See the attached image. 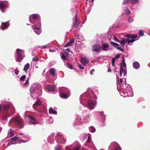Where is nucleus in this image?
<instances>
[{"mask_svg": "<svg viewBox=\"0 0 150 150\" xmlns=\"http://www.w3.org/2000/svg\"><path fill=\"white\" fill-rule=\"evenodd\" d=\"M126 37L127 38L126 40H125L123 38L121 40H119V42L122 45H124L127 42V44L130 43L135 40V39L137 38V36L136 35H131L127 34L126 35Z\"/></svg>", "mask_w": 150, "mask_h": 150, "instance_id": "f257e3e1", "label": "nucleus"}, {"mask_svg": "<svg viewBox=\"0 0 150 150\" xmlns=\"http://www.w3.org/2000/svg\"><path fill=\"white\" fill-rule=\"evenodd\" d=\"M13 123L19 128L23 127V121L19 116H16L13 119Z\"/></svg>", "mask_w": 150, "mask_h": 150, "instance_id": "f03ea898", "label": "nucleus"}, {"mask_svg": "<svg viewBox=\"0 0 150 150\" xmlns=\"http://www.w3.org/2000/svg\"><path fill=\"white\" fill-rule=\"evenodd\" d=\"M17 57L16 61L21 62V60L24 57L23 55L24 53V50L19 49H17L16 50Z\"/></svg>", "mask_w": 150, "mask_h": 150, "instance_id": "7ed1b4c3", "label": "nucleus"}, {"mask_svg": "<svg viewBox=\"0 0 150 150\" xmlns=\"http://www.w3.org/2000/svg\"><path fill=\"white\" fill-rule=\"evenodd\" d=\"M101 48V46L99 44H96L93 45L92 50L97 52H99Z\"/></svg>", "mask_w": 150, "mask_h": 150, "instance_id": "20e7f679", "label": "nucleus"}, {"mask_svg": "<svg viewBox=\"0 0 150 150\" xmlns=\"http://www.w3.org/2000/svg\"><path fill=\"white\" fill-rule=\"evenodd\" d=\"M124 74V75H125L127 74V71L126 69H123V67H122V64H120V76H122V72Z\"/></svg>", "mask_w": 150, "mask_h": 150, "instance_id": "39448f33", "label": "nucleus"}, {"mask_svg": "<svg viewBox=\"0 0 150 150\" xmlns=\"http://www.w3.org/2000/svg\"><path fill=\"white\" fill-rule=\"evenodd\" d=\"M8 22L5 23L2 22L1 26L0 27V28L2 30H4L6 29L8 27V25L7 24Z\"/></svg>", "mask_w": 150, "mask_h": 150, "instance_id": "423d86ee", "label": "nucleus"}, {"mask_svg": "<svg viewBox=\"0 0 150 150\" xmlns=\"http://www.w3.org/2000/svg\"><path fill=\"white\" fill-rule=\"evenodd\" d=\"M74 41V39L72 38L64 46V47H67L71 46Z\"/></svg>", "mask_w": 150, "mask_h": 150, "instance_id": "0eeeda50", "label": "nucleus"}, {"mask_svg": "<svg viewBox=\"0 0 150 150\" xmlns=\"http://www.w3.org/2000/svg\"><path fill=\"white\" fill-rule=\"evenodd\" d=\"M28 117L29 118L30 122L32 124H34L36 123V120L34 117L31 115H29L28 116Z\"/></svg>", "mask_w": 150, "mask_h": 150, "instance_id": "6e6552de", "label": "nucleus"}, {"mask_svg": "<svg viewBox=\"0 0 150 150\" xmlns=\"http://www.w3.org/2000/svg\"><path fill=\"white\" fill-rule=\"evenodd\" d=\"M81 63L84 65H85L88 63V60L86 57H83L81 59Z\"/></svg>", "mask_w": 150, "mask_h": 150, "instance_id": "1a4fd4ad", "label": "nucleus"}, {"mask_svg": "<svg viewBox=\"0 0 150 150\" xmlns=\"http://www.w3.org/2000/svg\"><path fill=\"white\" fill-rule=\"evenodd\" d=\"M77 20H78V16H77L76 15V17L75 19V22L74 23L73 25L72 26V28L73 29V28H76L78 25H79V23H77Z\"/></svg>", "mask_w": 150, "mask_h": 150, "instance_id": "9d476101", "label": "nucleus"}, {"mask_svg": "<svg viewBox=\"0 0 150 150\" xmlns=\"http://www.w3.org/2000/svg\"><path fill=\"white\" fill-rule=\"evenodd\" d=\"M109 46L108 44L107 43H105L103 44L101 48L103 50H105L106 49L108 48Z\"/></svg>", "mask_w": 150, "mask_h": 150, "instance_id": "9b49d317", "label": "nucleus"}, {"mask_svg": "<svg viewBox=\"0 0 150 150\" xmlns=\"http://www.w3.org/2000/svg\"><path fill=\"white\" fill-rule=\"evenodd\" d=\"M87 103L88 106L90 107L91 109H93L94 108V104L92 102L91 100H88L87 101Z\"/></svg>", "mask_w": 150, "mask_h": 150, "instance_id": "f8f14e48", "label": "nucleus"}, {"mask_svg": "<svg viewBox=\"0 0 150 150\" xmlns=\"http://www.w3.org/2000/svg\"><path fill=\"white\" fill-rule=\"evenodd\" d=\"M133 67L136 69H139L140 67L139 64L137 62H135L133 63Z\"/></svg>", "mask_w": 150, "mask_h": 150, "instance_id": "ddd939ff", "label": "nucleus"}, {"mask_svg": "<svg viewBox=\"0 0 150 150\" xmlns=\"http://www.w3.org/2000/svg\"><path fill=\"white\" fill-rule=\"evenodd\" d=\"M60 96L62 98H67L69 97V95L67 94L63 93H60Z\"/></svg>", "mask_w": 150, "mask_h": 150, "instance_id": "4468645a", "label": "nucleus"}, {"mask_svg": "<svg viewBox=\"0 0 150 150\" xmlns=\"http://www.w3.org/2000/svg\"><path fill=\"white\" fill-rule=\"evenodd\" d=\"M115 144V146L113 150H120V147L117 142L114 143Z\"/></svg>", "mask_w": 150, "mask_h": 150, "instance_id": "2eb2a0df", "label": "nucleus"}, {"mask_svg": "<svg viewBox=\"0 0 150 150\" xmlns=\"http://www.w3.org/2000/svg\"><path fill=\"white\" fill-rule=\"evenodd\" d=\"M6 8V6L2 2H0V9L4 10Z\"/></svg>", "mask_w": 150, "mask_h": 150, "instance_id": "dca6fc26", "label": "nucleus"}, {"mask_svg": "<svg viewBox=\"0 0 150 150\" xmlns=\"http://www.w3.org/2000/svg\"><path fill=\"white\" fill-rule=\"evenodd\" d=\"M49 112L50 114H57V111L56 110L53 109L51 108H50L49 110Z\"/></svg>", "mask_w": 150, "mask_h": 150, "instance_id": "f3484780", "label": "nucleus"}, {"mask_svg": "<svg viewBox=\"0 0 150 150\" xmlns=\"http://www.w3.org/2000/svg\"><path fill=\"white\" fill-rule=\"evenodd\" d=\"M47 89L49 91H54V88L50 85L48 86Z\"/></svg>", "mask_w": 150, "mask_h": 150, "instance_id": "a211bd4d", "label": "nucleus"}, {"mask_svg": "<svg viewBox=\"0 0 150 150\" xmlns=\"http://www.w3.org/2000/svg\"><path fill=\"white\" fill-rule=\"evenodd\" d=\"M50 73L53 76H54L55 75V71L53 68H51L50 70Z\"/></svg>", "mask_w": 150, "mask_h": 150, "instance_id": "6ab92c4d", "label": "nucleus"}, {"mask_svg": "<svg viewBox=\"0 0 150 150\" xmlns=\"http://www.w3.org/2000/svg\"><path fill=\"white\" fill-rule=\"evenodd\" d=\"M30 67V64L29 63H27L23 69V70L24 71H27L29 68Z\"/></svg>", "mask_w": 150, "mask_h": 150, "instance_id": "aec40b11", "label": "nucleus"}, {"mask_svg": "<svg viewBox=\"0 0 150 150\" xmlns=\"http://www.w3.org/2000/svg\"><path fill=\"white\" fill-rule=\"evenodd\" d=\"M110 44L111 45H112V46H114L115 47H117L119 45V44L115 43L113 41H111L110 42Z\"/></svg>", "mask_w": 150, "mask_h": 150, "instance_id": "412c9836", "label": "nucleus"}, {"mask_svg": "<svg viewBox=\"0 0 150 150\" xmlns=\"http://www.w3.org/2000/svg\"><path fill=\"white\" fill-rule=\"evenodd\" d=\"M129 2L131 4H137L139 3V1L138 0H129Z\"/></svg>", "mask_w": 150, "mask_h": 150, "instance_id": "4be33fe9", "label": "nucleus"}, {"mask_svg": "<svg viewBox=\"0 0 150 150\" xmlns=\"http://www.w3.org/2000/svg\"><path fill=\"white\" fill-rule=\"evenodd\" d=\"M41 104V101L40 100H38V101L36 102L33 105V106L35 105L36 106H38Z\"/></svg>", "mask_w": 150, "mask_h": 150, "instance_id": "5701e85b", "label": "nucleus"}, {"mask_svg": "<svg viewBox=\"0 0 150 150\" xmlns=\"http://www.w3.org/2000/svg\"><path fill=\"white\" fill-rule=\"evenodd\" d=\"M122 58H123V59H122V67H125L126 65V64L125 62V58H124V57L123 56V57H122Z\"/></svg>", "mask_w": 150, "mask_h": 150, "instance_id": "b1692460", "label": "nucleus"}, {"mask_svg": "<svg viewBox=\"0 0 150 150\" xmlns=\"http://www.w3.org/2000/svg\"><path fill=\"white\" fill-rule=\"evenodd\" d=\"M81 147V145H78L74 147L73 150H79Z\"/></svg>", "mask_w": 150, "mask_h": 150, "instance_id": "393cba45", "label": "nucleus"}, {"mask_svg": "<svg viewBox=\"0 0 150 150\" xmlns=\"http://www.w3.org/2000/svg\"><path fill=\"white\" fill-rule=\"evenodd\" d=\"M128 4H130L129 2V0H124L122 4L124 5H126Z\"/></svg>", "mask_w": 150, "mask_h": 150, "instance_id": "a878e982", "label": "nucleus"}, {"mask_svg": "<svg viewBox=\"0 0 150 150\" xmlns=\"http://www.w3.org/2000/svg\"><path fill=\"white\" fill-rule=\"evenodd\" d=\"M58 137H59V139H60V140H60L59 141H60V142L61 141H63V143H65L66 142V140H65L63 138H62V137L61 136H58Z\"/></svg>", "mask_w": 150, "mask_h": 150, "instance_id": "bb28decb", "label": "nucleus"}, {"mask_svg": "<svg viewBox=\"0 0 150 150\" xmlns=\"http://www.w3.org/2000/svg\"><path fill=\"white\" fill-rule=\"evenodd\" d=\"M30 91L31 93L32 94L34 93H35V88L33 87H31L30 88Z\"/></svg>", "mask_w": 150, "mask_h": 150, "instance_id": "cd10ccee", "label": "nucleus"}, {"mask_svg": "<svg viewBox=\"0 0 150 150\" xmlns=\"http://www.w3.org/2000/svg\"><path fill=\"white\" fill-rule=\"evenodd\" d=\"M124 12L126 15H128L130 13V11L129 9L127 8L125 10Z\"/></svg>", "mask_w": 150, "mask_h": 150, "instance_id": "c85d7f7f", "label": "nucleus"}, {"mask_svg": "<svg viewBox=\"0 0 150 150\" xmlns=\"http://www.w3.org/2000/svg\"><path fill=\"white\" fill-rule=\"evenodd\" d=\"M10 108V106L8 105H4V109L5 110H8Z\"/></svg>", "mask_w": 150, "mask_h": 150, "instance_id": "c756f323", "label": "nucleus"}, {"mask_svg": "<svg viewBox=\"0 0 150 150\" xmlns=\"http://www.w3.org/2000/svg\"><path fill=\"white\" fill-rule=\"evenodd\" d=\"M67 67L70 69H73V66L69 63L67 64Z\"/></svg>", "mask_w": 150, "mask_h": 150, "instance_id": "7c9ffc66", "label": "nucleus"}, {"mask_svg": "<svg viewBox=\"0 0 150 150\" xmlns=\"http://www.w3.org/2000/svg\"><path fill=\"white\" fill-rule=\"evenodd\" d=\"M32 17L33 19L35 20L38 18V16L36 14H34L32 15Z\"/></svg>", "mask_w": 150, "mask_h": 150, "instance_id": "2f4dec72", "label": "nucleus"}, {"mask_svg": "<svg viewBox=\"0 0 150 150\" xmlns=\"http://www.w3.org/2000/svg\"><path fill=\"white\" fill-rule=\"evenodd\" d=\"M115 60H116V59L115 58H113L112 59V65L113 67H114L115 66Z\"/></svg>", "mask_w": 150, "mask_h": 150, "instance_id": "473e14b6", "label": "nucleus"}, {"mask_svg": "<svg viewBox=\"0 0 150 150\" xmlns=\"http://www.w3.org/2000/svg\"><path fill=\"white\" fill-rule=\"evenodd\" d=\"M133 20L132 19L131 17L129 16L128 18V21L129 23H132L133 21Z\"/></svg>", "mask_w": 150, "mask_h": 150, "instance_id": "72a5a7b5", "label": "nucleus"}, {"mask_svg": "<svg viewBox=\"0 0 150 150\" xmlns=\"http://www.w3.org/2000/svg\"><path fill=\"white\" fill-rule=\"evenodd\" d=\"M25 78L26 76L25 75H23L21 77L20 80L22 81H24V79Z\"/></svg>", "mask_w": 150, "mask_h": 150, "instance_id": "f704fd0d", "label": "nucleus"}, {"mask_svg": "<svg viewBox=\"0 0 150 150\" xmlns=\"http://www.w3.org/2000/svg\"><path fill=\"white\" fill-rule=\"evenodd\" d=\"M39 59L38 57L35 56V57L33 59V61L34 62H36Z\"/></svg>", "mask_w": 150, "mask_h": 150, "instance_id": "c9c22d12", "label": "nucleus"}, {"mask_svg": "<svg viewBox=\"0 0 150 150\" xmlns=\"http://www.w3.org/2000/svg\"><path fill=\"white\" fill-rule=\"evenodd\" d=\"M90 127H91V128L92 129V130L91 131L92 132L94 133L95 132L96 129L93 126H91Z\"/></svg>", "mask_w": 150, "mask_h": 150, "instance_id": "e433bc0d", "label": "nucleus"}, {"mask_svg": "<svg viewBox=\"0 0 150 150\" xmlns=\"http://www.w3.org/2000/svg\"><path fill=\"white\" fill-rule=\"evenodd\" d=\"M61 58L64 60H66L67 59V57L64 54H62V55Z\"/></svg>", "mask_w": 150, "mask_h": 150, "instance_id": "4c0bfd02", "label": "nucleus"}, {"mask_svg": "<svg viewBox=\"0 0 150 150\" xmlns=\"http://www.w3.org/2000/svg\"><path fill=\"white\" fill-rule=\"evenodd\" d=\"M113 38H114V40L115 41L119 42V40L117 38L116 36H114Z\"/></svg>", "mask_w": 150, "mask_h": 150, "instance_id": "58836bf2", "label": "nucleus"}, {"mask_svg": "<svg viewBox=\"0 0 150 150\" xmlns=\"http://www.w3.org/2000/svg\"><path fill=\"white\" fill-rule=\"evenodd\" d=\"M117 48L120 51H124L123 49L121 47H117Z\"/></svg>", "mask_w": 150, "mask_h": 150, "instance_id": "ea45409f", "label": "nucleus"}, {"mask_svg": "<svg viewBox=\"0 0 150 150\" xmlns=\"http://www.w3.org/2000/svg\"><path fill=\"white\" fill-rule=\"evenodd\" d=\"M34 31L38 35L40 34L41 32V30H38V31H36L35 30H34Z\"/></svg>", "mask_w": 150, "mask_h": 150, "instance_id": "a19ab883", "label": "nucleus"}, {"mask_svg": "<svg viewBox=\"0 0 150 150\" xmlns=\"http://www.w3.org/2000/svg\"><path fill=\"white\" fill-rule=\"evenodd\" d=\"M139 34L142 36L144 35V33L143 31L141 30H140L139 32Z\"/></svg>", "mask_w": 150, "mask_h": 150, "instance_id": "79ce46f5", "label": "nucleus"}, {"mask_svg": "<svg viewBox=\"0 0 150 150\" xmlns=\"http://www.w3.org/2000/svg\"><path fill=\"white\" fill-rule=\"evenodd\" d=\"M79 67L81 69H84V67H82L81 64H79L78 65Z\"/></svg>", "mask_w": 150, "mask_h": 150, "instance_id": "37998d69", "label": "nucleus"}, {"mask_svg": "<svg viewBox=\"0 0 150 150\" xmlns=\"http://www.w3.org/2000/svg\"><path fill=\"white\" fill-rule=\"evenodd\" d=\"M28 84V80H27L24 83V86L25 87H26Z\"/></svg>", "mask_w": 150, "mask_h": 150, "instance_id": "c03bdc74", "label": "nucleus"}, {"mask_svg": "<svg viewBox=\"0 0 150 150\" xmlns=\"http://www.w3.org/2000/svg\"><path fill=\"white\" fill-rule=\"evenodd\" d=\"M121 54H118L117 55H116L115 57V58L116 59H118L119 58L120 55Z\"/></svg>", "mask_w": 150, "mask_h": 150, "instance_id": "a18cd8bd", "label": "nucleus"}, {"mask_svg": "<svg viewBox=\"0 0 150 150\" xmlns=\"http://www.w3.org/2000/svg\"><path fill=\"white\" fill-rule=\"evenodd\" d=\"M55 150H61V148L59 146H56L55 147Z\"/></svg>", "mask_w": 150, "mask_h": 150, "instance_id": "49530a36", "label": "nucleus"}, {"mask_svg": "<svg viewBox=\"0 0 150 150\" xmlns=\"http://www.w3.org/2000/svg\"><path fill=\"white\" fill-rule=\"evenodd\" d=\"M90 137L89 136H88L87 139V140L86 141V142L87 143H89L90 142Z\"/></svg>", "mask_w": 150, "mask_h": 150, "instance_id": "de8ad7c7", "label": "nucleus"}, {"mask_svg": "<svg viewBox=\"0 0 150 150\" xmlns=\"http://www.w3.org/2000/svg\"><path fill=\"white\" fill-rule=\"evenodd\" d=\"M18 139V137H14L11 139L12 140H16Z\"/></svg>", "mask_w": 150, "mask_h": 150, "instance_id": "09e8293b", "label": "nucleus"}, {"mask_svg": "<svg viewBox=\"0 0 150 150\" xmlns=\"http://www.w3.org/2000/svg\"><path fill=\"white\" fill-rule=\"evenodd\" d=\"M95 70L94 69H92L90 72V73L91 74H93V72H94V71Z\"/></svg>", "mask_w": 150, "mask_h": 150, "instance_id": "8fccbe9b", "label": "nucleus"}, {"mask_svg": "<svg viewBox=\"0 0 150 150\" xmlns=\"http://www.w3.org/2000/svg\"><path fill=\"white\" fill-rule=\"evenodd\" d=\"M35 29H36V30H41V28H37L36 27H35Z\"/></svg>", "mask_w": 150, "mask_h": 150, "instance_id": "3c124183", "label": "nucleus"}, {"mask_svg": "<svg viewBox=\"0 0 150 150\" xmlns=\"http://www.w3.org/2000/svg\"><path fill=\"white\" fill-rule=\"evenodd\" d=\"M100 115H104L103 112H100Z\"/></svg>", "mask_w": 150, "mask_h": 150, "instance_id": "603ef678", "label": "nucleus"}, {"mask_svg": "<svg viewBox=\"0 0 150 150\" xmlns=\"http://www.w3.org/2000/svg\"><path fill=\"white\" fill-rule=\"evenodd\" d=\"M19 135H21L23 137H25L24 136V134H22V133H20L19 134Z\"/></svg>", "mask_w": 150, "mask_h": 150, "instance_id": "864d4df0", "label": "nucleus"}, {"mask_svg": "<svg viewBox=\"0 0 150 150\" xmlns=\"http://www.w3.org/2000/svg\"><path fill=\"white\" fill-rule=\"evenodd\" d=\"M66 50L67 51H69V52H71V51H70V50L69 49V48H67V49Z\"/></svg>", "mask_w": 150, "mask_h": 150, "instance_id": "5fc2aeb1", "label": "nucleus"}, {"mask_svg": "<svg viewBox=\"0 0 150 150\" xmlns=\"http://www.w3.org/2000/svg\"><path fill=\"white\" fill-rule=\"evenodd\" d=\"M47 47V45H45V46H43L42 47V48L43 49H44V48H46Z\"/></svg>", "mask_w": 150, "mask_h": 150, "instance_id": "6e6d98bb", "label": "nucleus"}, {"mask_svg": "<svg viewBox=\"0 0 150 150\" xmlns=\"http://www.w3.org/2000/svg\"><path fill=\"white\" fill-rule=\"evenodd\" d=\"M108 71H111V70L110 69V68H108Z\"/></svg>", "mask_w": 150, "mask_h": 150, "instance_id": "4d7b16f0", "label": "nucleus"}, {"mask_svg": "<svg viewBox=\"0 0 150 150\" xmlns=\"http://www.w3.org/2000/svg\"><path fill=\"white\" fill-rule=\"evenodd\" d=\"M122 79H120V83H122Z\"/></svg>", "mask_w": 150, "mask_h": 150, "instance_id": "13d9d810", "label": "nucleus"}, {"mask_svg": "<svg viewBox=\"0 0 150 150\" xmlns=\"http://www.w3.org/2000/svg\"><path fill=\"white\" fill-rule=\"evenodd\" d=\"M7 116H5L4 118V120H6L7 119Z\"/></svg>", "mask_w": 150, "mask_h": 150, "instance_id": "bf43d9fd", "label": "nucleus"}, {"mask_svg": "<svg viewBox=\"0 0 150 150\" xmlns=\"http://www.w3.org/2000/svg\"><path fill=\"white\" fill-rule=\"evenodd\" d=\"M12 113H13V112H14L13 110V108H12Z\"/></svg>", "mask_w": 150, "mask_h": 150, "instance_id": "052dcab7", "label": "nucleus"}, {"mask_svg": "<svg viewBox=\"0 0 150 150\" xmlns=\"http://www.w3.org/2000/svg\"><path fill=\"white\" fill-rule=\"evenodd\" d=\"M1 105H0V111L1 110Z\"/></svg>", "mask_w": 150, "mask_h": 150, "instance_id": "680f3d73", "label": "nucleus"}, {"mask_svg": "<svg viewBox=\"0 0 150 150\" xmlns=\"http://www.w3.org/2000/svg\"><path fill=\"white\" fill-rule=\"evenodd\" d=\"M15 74L16 75H17L18 74V73L16 72H15Z\"/></svg>", "mask_w": 150, "mask_h": 150, "instance_id": "e2e57ef3", "label": "nucleus"}, {"mask_svg": "<svg viewBox=\"0 0 150 150\" xmlns=\"http://www.w3.org/2000/svg\"><path fill=\"white\" fill-rule=\"evenodd\" d=\"M10 136H13V135H11V132H10Z\"/></svg>", "mask_w": 150, "mask_h": 150, "instance_id": "0e129e2a", "label": "nucleus"}, {"mask_svg": "<svg viewBox=\"0 0 150 150\" xmlns=\"http://www.w3.org/2000/svg\"><path fill=\"white\" fill-rule=\"evenodd\" d=\"M94 0H91V2H93L94 1Z\"/></svg>", "mask_w": 150, "mask_h": 150, "instance_id": "69168bd1", "label": "nucleus"}, {"mask_svg": "<svg viewBox=\"0 0 150 150\" xmlns=\"http://www.w3.org/2000/svg\"><path fill=\"white\" fill-rule=\"evenodd\" d=\"M21 141H22V142L23 141V142H24V140Z\"/></svg>", "mask_w": 150, "mask_h": 150, "instance_id": "338daca9", "label": "nucleus"}, {"mask_svg": "<svg viewBox=\"0 0 150 150\" xmlns=\"http://www.w3.org/2000/svg\"><path fill=\"white\" fill-rule=\"evenodd\" d=\"M9 143H8V145H9Z\"/></svg>", "mask_w": 150, "mask_h": 150, "instance_id": "774afa93", "label": "nucleus"}]
</instances>
